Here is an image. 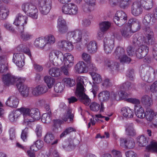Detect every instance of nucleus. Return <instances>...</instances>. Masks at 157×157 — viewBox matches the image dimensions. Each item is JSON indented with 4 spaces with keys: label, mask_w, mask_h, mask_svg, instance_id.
Instances as JSON below:
<instances>
[{
    "label": "nucleus",
    "mask_w": 157,
    "mask_h": 157,
    "mask_svg": "<svg viewBox=\"0 0 157 157\" xmlns=\"http://www.w3.org/2000/svg\"><path fill=\"white\" fill-rule=\"evenodd\" d=\"M156 21V19L151 14L145 15L142 21L143 24L146 26L144 29L145 36L137 37L136 35L133 36V44L140 46L136 53L137 57L139 59L145 57L148 52L149 48L147 45H151L153 43L152 38L154 36V33L150 26L154 25Z\"/></svg>",
    "instance_id": "nucleus-1"
},
{
    "label": "nucleus",
    "mask_w": 157,
    "mask_h": 157,
    "mask_svg": "<svg viewBox=\"0 0 157 157\" xmlns=\"http://www.w3.org/2000/svg\"><path fill=\"white\" fill-rule=\"evenodd\" d=\"M28 21V17L23 16L21 13L17 14L13 22V24L17 26L18 31L20 33V38L24 41H27L30 39L32 35L28 33L24 32V26L26 25Z\"/></svg>",
    "instance_id": "nucleus-2"
},
{
    "label": "nucleus",
    "mask_w": 157,
    "mask_h": 157,
    "mask_svg": "<svg viewBox=\"0 0 157 157\" xmlns=\"http://www.w3.org/2000/svg\"><path fill=\"white\" fill-rule=\"evenodd\" d=\"M22 11L29 17L34 19H37L38 15V10L35 5L29 2L23 3L21 6Z\"/></svg>",
    "instance_id": "nucleus-3"
},
{
    "label": "nucleus",
    "mask_w": 157,
    "mask_h": 157,
    "mask_svg": "<svg viewBox=\"0 0 157 157\" xmlns=\"http://www.w3.org/2000/svg\"><path fill=\"white\" fill-rule=\"evenodd\" d=\"M2 80L4 84L7 86L13 85L15 82L17 84L20 82H24L25 80V78L17 77L10 74L3 75Z\"/></svg>",
    "instance_id": "nucleus-4"
},
{
    "label": "nucleus",
    "mask_w": 157,
    "mask_h": 157,
    "mask_svg": "<svg viewBox=\"0 0 157 157\" xmlns=\"http://www.w3.org/2000/svg\"><path fill=\"white\" fill-rule=\"evenodd\" d=\"M155 73V71L153 68L147 67L142 70L140 76L143 80L150 82L154 79Z\"/></svg>",
    "instance_id": "nucleus-5"
},
{
    "label": "nucleus",
    "mask_w": 157,
    "mask_h": 157,
    "mask_svg": "<svg viewBox=\"0 0 157 157\" xmlns=\"http://www.w3.org/2000/svg\"><path fill=\"white\" fill-rule=\"evenodd\" d=\"M39 6V10L41 13L44 15L48 14L52 7L51 0H37Z\"/></svg>",
    "instance_id": "nucleus-6"
},
{
    "label": "nucleus",
    "mask_w": 157,
    "mask_h": 157,
    "mask_svg": "<svg viewBox=\"0 0 157 157\" xmlns=\"http://www.w3.org/2000/svg\"><path fill=\"white\" fill-rule=\"evenodd\" d=\"M114 55L115 56L116 58L120 59L121 63H129L131 60V59L125 54L124 49L121 47H118L117 48L114 53Z\"/></svg>",
    "instance_id": "nucleus-7"
},
{
    "label": "nucleus",
    "mask_w": 157,
    "mask_h": 157,
    "mask_svg": "<svg viewBox=\"0 0 157 157\" xmlns=\"http://www.w3.org/2000/svg\"><path fill=\"white\" fill-rule=\"evenodd\" d=\"M62 11L65 14L75 15L78 13V9L75 4L70 3L63 5L62 8Z\"/></svg>",
    "instance_id": "nucleus-8"
},
{
    "label": "nucleus",
    "mask_w": 157,
    "mask_h": 157,
    "mask_svg": "<svg viewBox=\"0 0 157 157\" xmlns=\"http://www.w3.org/2000/svg\"><path fill=\"white\" fill-rule=\"evenodd\" d=\"M115 36L112 35L110 37H105L104 40V47L105 52L106 54L111 53L114 46Z\"/></svg>",
    "instance_id": "nucleus-9"
},
{
    "label": "nucleus",
    "mask_w": 157,
    "mask_h": 157,
    "mask_svg": "<svg viewBox=\"0 0 157 157\" xmlns=\"http://www.w3.org/2000/svg\"><path fill=\"white\" fill-rule=\"evenodd\" d=\"M127 19V15L122 11H117L113 18L114 22L119 26L123 25L125 23Z\"/></svg>",
    "instance_id": "nucleus-10"
},
{
    "label": "nucleus",
    "mask_w": 157,
    "mask_h": 157,
    "mask_svg": "<svg viewBox=\"0 0 157 157\" xmlns=\"http://www.w3.org/2000/svg\"><path fill=\"white\" fill-rule=\"evenodd\" d=\"M145 117L147 121L151 122L157 128V112H155L152 109H147L146 111Z\"/></svg>",
    "instance_id": "nucleus-11"
},
{
    "label": "nucleus",
    "mask_w": 157,
    "mask_h": 157,
    "mask_svg": "<svg viewBox=\"0 0 157 157\" xmlns=\"http://www.w3.org/2000/svg\"><path fill=\"white\" fill-rule=\"evenodd\" d=\"M131 13L135 17L141 15L143 12V9L139 1L133 2L131 6Z\"/></svg>",
    "instance_id": "nucleus-12"
},
{
    "label": "nucleus",
    "mask_w": 157,
    "mask_h": 157,
    "mask_svg": "<svg viewBox=\"0 0 157 157\" xmlns=\"http://www.w3.org/2000/svg\"><path fill=\"white\" fill-rule=\"evenodd\" d=\"M82 36V31L79 29H76L67 33V39L70 40L71 38H73L76 42H78L83 40Z\"/></svg>",
    "instance_id": "nucleus-13"
},
{
    "label": "nucleus",
    "mask_w": 157,
    "mask_h": 157,
    "mask_svg": "<svg viewBox=\"0 0 157 157\" xmlns=\"http://www.w3.org/2000/svg\"><path fill=\"white\" fill-rule=\"evenodd\" d=\"M62 59H60L62 63L68 67H71L73 65L74 58L73 56L70 53H65L63 54L62 52Z\"/></svg>",
    "instance_id": "nucleus-14"
},
{
    "label": "nucleus",
    "mask_w": 157,
    "mask_h": 157,
    "mask_svg": "<svg viewBox=\"0 0 157 157\" xmlns=\"http://www.w3.org/2000/svg\"><path fill=\"white\" fill-rule=\"evenodd\" d=\"M85 90L75 91V94L82 103L86 105H88L90 104L91 100L85 94Z\"/></svg>",
    "instance_id": "nucleus-15"
},
{
    "label": "nucleus",
    "mask_w": 157,
    "mask_h": 157,
    "mask_svg": "<svg viewBox=\"0 0 157 157\" xmlns=\"http://www.w3.org/2000/svg\"><path fill=\"white\" fill-rule=\"evenodd\" d=\"M120 33L122 37L128 39L136 31L131 28L130 25L125 24L120 30Z\"/></svg>",
    "instance_id": "nucleus-16"
},
{
    "label": "nucleus",
    "mask_w": 157,
    "mask_h": 157,
    "mask_svg": "<svg viewBox=\"0 0 157 157\" xmlns=\"http://www.w3.org/2000/svg\"><path fill=\"white\" fill-rule=\"evenodd\" d=\"M20 113L23 114L24 118L23 123L28 124L29 123L32 122L33 120L30 118V113L31 109L26 107H21L18 109Z\"/></svg>",
    "instance_id": "nucleus-17"
},
{
    "label": "nucleus",
    "mask_w": 157,
    "mask_h": 157,
    "mask_svg": "<svg viewBox=\"0 0 157 157\" xmlns=\"http://www.w3.org/2000/svg\"><path fill=\"white\" fill-rule=\"evenodd\" d=\"M24 59L23 53H15L13 54V60L19 67H21L24 65Z\"/></svg>",
    "instance_id": "nucleus-18"
},
{
    "label": "nucleus",
    "mask_w": 157,
    "mask_h": 157,
    "mask_svg": "<svg viewBox=\"0 0 157 157\" xmlns=\"http://www.w3.org/2000/svg\"><path fill=\"white\" fill-rule=\"evenodd\" d=\"M23 82H20L16 84V86L21 95L25 97H27L29 95H31L30 88L24 85Z\"/></svg>",
    "instance_id": "nucleus-19"
},
{
    "label": "nucleus",
    "mask_w": 157,
    "mask_h": 157,
    "mask_svg": "<svg viewBox=\"0 0 157 157\" xmlns=\"http://www.w3.org/2000/svg\"><path fill=\"white\" fill-rule=\"evenodd\" d=\"M121 94H119V91L116 92H112L111 93L110 97L111 99L113 101L120 100L121 98L125 97L127 94L124 91H120Z\"/></svg>",
    "instance_id": "nucleus-20"
},
{
    "label": "nucleus",
    "mask_w": 157,
    "mask_h": 157,
    "mask_svg": "<svg viewBox=\"0 0 157 157\" xmlns=\"http://www.w3.org/2000/svg\"><path fill=\"white\" fill-rule=\"evenodd\" d=\"M75 69L76 72L78 73H83L87 72L86 65L82 61L78 62L75 66Z\"/></svg>",
    "instance_id": "nucleus-21"
},
{
    "label": "nucleus",
    "mask_w": 157,
    "mask_h": 157,
    "mask_svg": "<svg viewBox=\"0 0 157 157\" xmlns=\"http://www.w3.org/2000/svg\"><path fill=\"white\" fill-rule=\"evenodd\" d=\"M121 112L124 117L128 118H132L134 114L133 110L128 107L122 108L121 109Z\"/></svg>",
    "instance_id": "nucleus-22"
},
{
    "label": "nucleus",
    "mask_w": 157,
    "mask_h": 157,
    "mask_svg": "<svg viewBox=\"0 0 157 157\" xmlns=\"http://www.w3.org/2000/svg\"><path fill=\"white\" fill-rule=\"evenodd\" d=\"M126 134L128 136H133L136 135V131L134 128V125L132 123H128L125 126Z\"/></svg>",
    "instance_id": "nucleus-23"
},
{
    "label": "nucleus",
    "mask_w": 157,
    "mask_h": 157,
    "mask_svg": "<svg viewBox=\"0 0 157 157\" xmlns=\"http://www.w3.org/2000/svg\"><path fill=\"white\" fill-rule=\"evenodd\" d=\"M144 9L148 11L153 7V0H140L139 1Z\"/></svg>",
    "instance_id": "nucleus-24"
},
{
    "label": "nucleus",
    "mask_w": 157,
    "mask_h": 157,
    "mask_svg": "<svg viewBox=\"0 0 157 157\" xmlns=\"http://www.w3.org/2000/svg\"><path fill=\"white\" fill-rule=\"evenodd\" d=\"M6 104L10 107L16 108L18 104V100L15 96H11L8 98Z\"/></svg>",
    "instance_id": "nucleus-25"
},
{
    "label": "nucleus",
    "mask_w": 157,
    "mask_h": 157,
    "mask_svg": "<svg viewBox=\"0 0 157 157\" xmlns=\"http://www.w3.org/2000/svg\"><path fill=\"white\" fill-rule=\"evenodd\" d=\"M55 136L51 132H48L44 137V141L46 143H51L52 145H53L57 144L58 141V140L56 139L53 142Z\"/></svg>",
    "instance_id": "nucleus-26"
},
{
    "label": "nucleus",
    "mask_w": 157,
    "mask_h": 157,
    "mask_svg": "<svg viewBox=\"0 0 157 157\" xmlns=\"http://www.w3.org/2000/svg\"><path fill=\"white\" fill-rule=\"evenodd\" d=\"M34 46L41 49H44L46 45L44 37H41L36 38L34 43Z\"/></svg>",
    "instance_id": "nucleus-27"
},
{
    "label": "nucleus",
    "mask_w": 157,
    "mask_h": 157,
    "mask_svg": "<svg viewBox=\"0 0 157 157\" xmlns=\"http://www.w3.org/2000/svg\"><path fill=\"white\" fill-rule=\"evenodd\" d=\"M127 25H130L132 28V25L135 26V28L133 29L135 31H137L139 30L141 28V23L140 21L135 18H132L130 19L128 23L126 24Z\"/></svg>",
    "instance_id": "nucleus-28"
},
{
    "label": "nucleus",
    "mask_w": 157,
    "mask_h": 157,
    "mask_svg": "<svg viewBox=\"0 0 157 157\" xmlns=\"http://www.w3.org/2000/svg\"><path fill=\"white\" fill-rule=\"evenodd\" d=\"M86 45L87 51L90 53L94 54L97 51V44L96 41H90Z\"/></svg>",
    "instance_id": "nucleus-29"
},
{
    "label": "nucleus",
    "mask_w": 157,
    "mask_h": 157,
    "mask_svg": "<svg viewBox=\"0 0 157 157\" xmlns=\"http://www.w3.org/2000/svg\"><path fill=\"white\" fill-rule=\"evenodd\" d=\"M120 89L125 90L126 91L133 90L136 89V85L128 82H125L121 85Z\"/></svg>",
    "instance_id": "nucleus-30"
},
{
    "label": "nucleus",
    "mask_w": 157,
    "mask_h": 157,
    "mask_svg": "<svg viewBox=\"0 0 157 157\" xmlns=\"http://www.w3.org/2000/svg\"><path fill=\"white\" fill-rule=\"evenodd\" d=\"M135 112L136 117L140 119L144 118L145 113L144 108L140 105H136L135 107Z\"/></svg>",
    "instance_id": "nucleus-31"
},
{
    "label": "nucleus",
    "mask_w": 157,
    "mask_h": 157,
    "mask_svg": "<svg viewBox=\"0 0 157 157\" xmlns=\"http://www.w3.org/2000/svg\"><path fill=\"white\" fill-rule=\"evenodd\" d=\"M62 52L57 50H53L51 51L49 53V58L50 60L53 62L56 57L57 58L60 60L62 59Z\"/></svg>",
    "instance_id": "nucleus-32"
},
{
    "label": "nucleus",
    "mask_w": 157,
    "mask_h": 157,
    "mask_svg": "<svg viewBox=\"0 0 157 157\" xmlns=\"http://www.w3.org/2000/svg\"><path fill=\"white\" fill-rule=\"evenodd\" d=\"M141 100L144 105L147 107L151 106L153 104L152 97H150L147 95L143 96L141 98Z\"/></svg>",
    "instance_id": "nucleus-33"
},
{
    "label": "nucleus",
    "mask_w": 157,
    "mask_h": 157,
    "mask_svg": "<svg viewBox=\"0 0 157 157\" xmlns=\"http://www.w3.org/2000/svg\"><path fill=\"white\" fill-rule=\"evenodd\" d=\"M105 64L113 71L117 70L119 67V64L118 63L112 61L106 60L105 61Z\"/></svg>",
    "instance_id": "nucleus-34"
},
{
    "label": "nucleus",
    "mask_w": 157,
    "mask_h": 157,
    "mask_svg": "<svg viewBox=\"0 0 157 157\" xmlns=\"http://www.w3.org/2000/svg\"><path fill=\"white\" fill-rule=\"evenodd\" d=\"M136 140L137 143L140 147H144L147 145L148 143L147 138L144 135L138 136Z\"/></svg>",
    "instance_id": "nucleus-35"
},
{
    "label": "nucleus",
    "mask_w": 157,
    "mask_h": 157,
    "mask_svg": "<svg viewBox=\"0 0 157 157\" xmlns=\"http://www.w3.org/2000/svg\"><path fill=\"white\" fill-rule=\"evenodd\" d=\"M21 115L20 113L18 110L13 111L9 114V119L12 122L17 121Z\"/></svg>",
    "instance_id": "nucleus-36"
},
{
    "label": "nucleus",
    "mask_w": 157,
    "mask_h": 157,
    "mask_svg": "<svg viewBox=\"0 0 157 157\" xmlns=\"http://www.w3.org/2000/svg\"><path fill=\"white\" fill-rule=\"evenodd\" d=\"M17 50L19 52H23L28 55L30 57H31V52L29 49L24 44H21L18 45L16 48Z\"/></svg>",
    "instance_id": "nucleus-37"
},
{
    "label": "nucleus",
    "mask_w": 157,
    "mask_h": 157,
    "mask_svg": "<svg viewBox=\"0 0 157 157\" xmlns=\"http://www.w3.org/2000/svg\"><path fill=\"white\" fill-rule=\"evenodd\" d=\"M110 94L107 91L101 92L98 95V99L100 101H106L109 99Z\"/></svg>",
    "instance_id": "nucleus-38"
},
{
    "label": "nucleus",
    "mask_w": 157,
    "mask_h": 157,
    "mask_svg": "<svg viewBox=\"0 0 157 157\" xmlns=\"http://www.w3.org/2000/svg\"><path fill=\"white\" fill-rule=\"evenodd\" d=\"M48 73L50 75L53 77H58L61 74L60 70L55 67L50 68L48 70Z\"/></svg>",
    "instance_id": "nucleus-39"
},
{
    "label": "nucleus",
    "mask_w": 157,
    "mask_h": 157,
    "mask_svg": "<svg viewBox=\"0 0 157 157\" xmlns=\"http://www.w3.org/2000/svg\"><path fill=\"white\" fill-rule=\"evenodd\" d=\"M43 146V141L38 140L35 142L34 144L30 147V149L33 151H36L38 149H40Z\"/></svg>",
    "instance_id": "nucleus-40"
},
{
    "label": "nucleus",
    "mask_w": 157,
    "mask_h": 157,
    "mask_svg": "<svg viewBox=\"0 0 157 157\" xmlns=\"http://www.w3.org/2000/svg\"><path fill=\"white\" fill-rule=\"evenodd\" d=\"M30 118H33L34 120H38L40 117V115L39 110L35 108L31 109Z\"/></svg>",
    "instance_id": "nucleus-41"
},
{
    "label": "nucleus",
    "mask_w": 157,
    "mask_h": 157,
    "mask_svg": "<svg viewBox=\"0 0 157 157\" xmlns=\"http://www.w3.org/2000/svg\"><path fill=\"white\" fill-rule=\"evenodd\" d=\"M74 117V115L71 113V110L68 109L63 116L62 119L65 121H67L69 119L70 121L72 122L73 120Z\"/></svg>",
    "instance_id": "nucleus-42"
},
{
    "label": "nucleus",
    "mask_w": 157,
    "mask_h": 157,
    "mask_svg": "<svg viewBox=\"0 0 157 157\" xmlns=\"http://www.w3.org/2000/svg\"><path fill=\"white\" fill-rule=\"evenodd\" d=\"M83 77H78L77 79V88L76 91L85 90L83 85L84 84Z\"/></svg>",
    "instance_id": "nucleus-43"
},
{
    "label": "nucleus",
    "mask_w": 157,
    "mask_h": 157,
    "mask_svg": "<svg viewBox=\"0 0 157 157\" xmlns=\"http://www.w3.org/2000/svg\"><path fill=\"white\" fill-rule=\"evenodd\" d=\"M44 80L49 88L52 87L55 82L54 78L48 75H46L44 77Z\"/></svg>",
    "instance_id": "nucleus-44"
},
{
    "label": "nucleus",
    "mask_w": 157,
    "mask_h": 157,
    "mask_svg": "<svg viewBox=\"0 0 157 157\" xmlns=\"http://www.w3.org/2000/svg\"><path fill=\"white\" fill-rule=\"evenodd\" d=\"M111 25L109 21H103L100 24L99 29L102 31L105 32L109 29Z\"/></svg>",
    "instance_id": "nucleus-45"
},
{
    "label": "nucleus",
    "mask_w": 157,
    "mask_h": 157,
    "mask_svg": "<svg viewBox=\"0 0 157 157\" xmlns=\"http://www.w3.org/2000/svg\"><path fill=\"white\" fill-rule=\"evenodd\" d=\"M51 112L43 114L41 117V121L44 123H48L51 120Z\"/></svg>",
    "instance_id": "nucleus-46"
},
{
    "label": "nucleus",
    "mask_w": 157,
    "mask_h": 157,
    "mask_svg": "<svg viewBox=\"0 0 157 157\" xmlns=\"http://www.w3.org/2000/svg\"><path fill=\"white\" fill-rule=\"evenodd\" d=\"M89 41V40L87 38H83L82 40L80 42H76V48L78 50H80L82 48L83 46L87 44Z\"/></svg>",
    "instance_id": "nucleus-47"
},
{
    "label": "nucleus",
    "mask_w": 157,
    "mask_h": 157,
    "mask_svg": "<svg viewBox=\"0 0 157 157\" xmlns=\"http://www.w3.org/2000/svg\"><path fill=\"white\" fill-rule=\"evenodd\" d=\"M91 75L94 83L98 84L101 82L102 79L101 75L95 72H93L91 73Z\"/></svg>",
    "instance_id": "nucleus-48"
},
{
    "label": "nucleus",
    "mask_w": 157,
    "mask_h": 157,
    "mask_svg": "<svg viewBox=\"0 0 157 157\" xmlns=\"http://www.w3.org/2000/svg\"><path fill=\"white\" fill-rule=\"evenodd\" d=\"M45 40V42L47 45V44H52L55 42V39L53 36L49 34L44 37Z\"/></svg>",
    "instance_id": "nucleus-49"
},
{
    "label": "nucleus",
    "mask_w": 157,
    "mask_h": 157,
    "mask_svg": "<svg viewBox=\"0 0 157 157\" xmlns=\"http://www.w3.org/2000/svg\"><path fill=\"white\" fill-rule=\"evenodd\" d=\"M87 70L92 72V73L95 72L98 70V69L96 67L95 65L91 61L87 63L86 69Z\"/></svg>",
    "instance_id": "nucleus-50"
},
{
    "label": "nucleus",
    "mask_w": 157,
    "mask_h": 157,
    "mask_svg": "<svg viewBox=\"0 0 157 157\" xmlns=\"http://www.w3.org/2000/svg\"><path fill=\"white\" fill-rule=\"evenodd\" d=\"M63 81L67 86L71 87L75 84V80L69 78H65L63 79Z\"/></svg>",
    "instance_id": "nucleus-51"
},
{
    "label": "nucleus",
    "mask_w": 157,
    "mask_h": 157,
    "mask_svg": "<svg viewBox=\"0 0 157 157\" xmlns=\"http://www.w3.org/2000/svg\"><path fill=\"white\" fill-rule=\"evenodd\" d=\"M148 151H153L157 152V143L152 141L149 145L146 147Z\"/></svg>",
    "instance_id": "nucleus-52"
},
{
    "label": "nucleus",
    "mask_w": 157,
    "mask_h": 157,
    "mask_svg": "<svg viewBox=\"0 0 157 157\" xmlns=\"http://www.w3.org/2000/svg\"><path fill=\"white\" fill-rule=\"evenodd\" d=\"M5 57L3 56H0V72L4 73L6 71L7 68L4 64H2L3 62L4 61Z\"/></svg>",
    "instance_id": "nucleus-53"
},
{
    "label": "nucleus",
    "mask_w": 157,
    "mask_h": 157,
    "mask_svg": "<svg viewBox=\"0 0 157 157\" xmlns=\"http://www.w3.org/2000/svg\"><path fill=\"white\" fill-rule=\"evenodd\" d=\"M29 128L26 127L22 131L21 138L24 141H26L27 140V138L29 132Z\"/></svg>",
    "instance_id": "nucleus-54"
},
{
    "label": "nucleus",
    "mask_w": 157,
    "mask_h": 157,
    "mask_svg": "<svg viewBox=\"0 0 157 157\" xmlns=\"http://www.w3.org/2000/svg\"><path fill=\"white\" fill-rule=\"evenodd\" d=\"M63 86L60 82L56 83L54 86V89L56 92L57 93H61L63 90Z\"/></svg>",
    "instance_id": "nucleus-55"
},
{
    "label": "nucleus",
    "mask_w": 157,
    "mask_h": 157,
    "mask_svg": "<svg viewBox=\"0 0 157 157\" xmlns=\"http://www.w3.org/2000/svg\"><path fill=\"white\" fill-rule=\"evenodd\" d=\"M90 107L91 110L97 112L99 110L100 105L97 102H93L91 103Z\"/></svg>",
    "instance_id": "nucleus-56"
},
{
    "label": "nucleus",
    "mask_w": 157,
    "mask_h": 157,
    "mask_svg": "<svg viewBox=\"0 0 157 157\" xmlns=\"http://www.w3.org/2000/svg\"><path fill=\"white\" fill-rule=\"evenodd\" d=\"M120 7L123 9L128 7L132 2L131 0H121Z\"/></svg>",
    "instance_id": "nucleus-57"
},
{
    "label": "nucleus",
    "mask_w": 157,
    "mask_h": 157,
    "mask_svg": "<svg viewBox=\"0 0 157 157\" xmlns=\"http://www.w3.org/2000/svg\"><path fill=\"white\" fill-rule=\"evenodd\" d=\"M75 131V129L71 127L68 128H66L65 130L61 133L60 135V137L62 138V137L65 136L66 135L70 133V132L73 131Z\"/></svg>",
    "instance_id": "nucleus-58"
},
{
    "label": "nucleus",
    "mask_w": 157,
    "mask_h": 157,
    "mask_svg": "<svg viewBox=\"0 0 157 157\" xmlns=\"http://www.w3.org/2000/svg\"><path fill=\"white\" fill-rule=\"evenodd\" d=\"M82 8L83 11L86 13L90 12L93 10V7L86 3L82 5Z\"/></svg>",
    "instance_id": "nucleus-59"
},
{
    "label": "nucleus",
    "mask_w": 157,
    "mask_h": 157,
    "mask_svg": "<svg viewBox=\"0 0 157 157\" xmlns=\"http://www.w3.org/2000/svg\"><path fill=\"white\" fill-rule=\"evenodd\" d=\"M82 59L86 63L91 61V56L86 53H83L82 54Z\"/></svg>",
    "instance_id": "nucleus-60"
},
{
    "label": "nucleus",
    "mask_w": 157,
    "mask_h": 157,
    "mask_svg": "<svg viewBox=\"0 0 157 157\" xmlns=\"http://www.w3.org/2000/svg\"><path fill=\"white\" fill-rule=\"evenodd\" d=\"M39 94L46 93L48 90V88L46 86L44 85H40L37 86Z\"/></svg>",
    "instance_id": "nucleus-61"
},
{
    "label": "nucleus",
    "mask_w": 157,
    "mask_h": 157,
    "mask_svg": "<svg viewBox=\"0 0 157 157\" xmlns=\"http://www.w3.org/2000/svg\"><path fill=\"white\" fill-rule=\"evenodd\" d=\"M73 48L74 45L72 43L68 41H66L65 50L71 51L72 50Z\"/></svg>",
    "instance_id": "nucleus-62"
},
{
    "label": "nucleus",
    "mask_w": 157,
    "mask_h": 157,
    "mask_svg": "<svg viewBox=\"0 0 157 157\" xmlns=\"http://www.w3.org/2000/svg\"><path fill=\"white\" fill-rule=\"evenodd\" d=\"M42 128L41 126L40 125L36 126L35 129V132L37 137H41L42 136Z\"/></svg>",
    "instance_id": "nucleus-63"
},
{
    "label": "nucleus",
    "mask_w": 157,
    "mask_h": 157,
    "mask_svg": "<svg viewBox=\"0 0 157 157\" xmlns=\"http://www.w3.org/2000/svg\"><path fill=\"white\" fill-rule=\"evenodd\" d=\"M65 25H67L66 22L65 20L62 17H59L58 20L57 27Z\"/></svg>",
    "instance_id": "nucleus-64"
}]
</instances>
